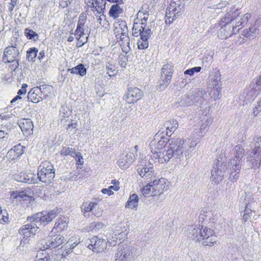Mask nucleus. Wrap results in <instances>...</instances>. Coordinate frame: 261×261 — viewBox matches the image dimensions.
Segmentation results:
<instances>
[{
    "mask_svg": "<svg viewBox=\"0 0 261 261\" xmlns=\"http://www.w3.org/2000/svg\"><path fill=\"white\" fill-rule=\"evenodd\" d=\"M84 25H80V24H77L76 29L75 30V36L77 35H85V33H84Z\"/></svg>",
    "mask_w": 261,
    "mask_h": 261,
    "instance_id": "42",
    "label": "nucleus"
},
{
    "mask_svg": "<svg viewBox=\"0 0 261 261\" xmlns=\"http://www.w3.org/2000/svg\"><path fill=\"white\" fill-rule=\"evenodd\" d=\"M102 224L100 222H94L90 224V228L92 231H96L99 228H101Z\"/></svg>",
    "mask_w": 261,
    "mask_h": 261,
    "instance_id": "38",
    "label": "nucleus"
},
{
    "mask_svg": "<svg viewBox=\"0 0 261 261\" xmlns=\"http://www.w3.org/2000/svg\"><path fill=\"white\" fill-rule=\"evenodd\" d=\"M107 73L109 76L114 75V66L112 64H109L107 66Z\"/></svg>",
    "mask_w": 261,
    "mask_h": 261,
    "instance_id": "43",
    "label": "nucleus"
},
{
    "mask_svg": "<svg viewBox=\"0 0 261 261\" xmlns=\"http://www.w3.org/2000/svg\"><path fill=\"white\" fill-rule=\"evenodd\" d=\"M38 88L40 90L43 98L48 96L54 90L53 86L49 85H41Z\"/></svg>",
    "mask_w": 261,
    "mask_h": 261,
    "instance_id": "25",
    "label": "nucleus"
},
{
    "mask_svg": "<svg viewBox=\"0 0 261 261\" xmlns=\"http://www.w3.org/2000/svg\"><path fill=\"white\" fill-rule=\"evenodd\" d=\"M184 5L179 0L171 1L167 9L165 22L170 24L181 15L184 12Z\"/></svg>",
    "mask_w": 261,
    "mask_h": 261,
    "instance_id": "5",
    "label": "nucleus"
},
{
    "mask_svg": "<svg viewBox=\"0 0 261 261\" xmlns=\"http://www.w3.org/2000/svg\"><path fill=\"white\" fill-rule=\"evenodd\" d=\"M80 154H81L80 152H77L74 150H72V149H71L70 155L74 159H75L77 156L80 155Z\"/></svg>",
    "mask_w": 261,
    "mask_h": 261,
    "instance_id": "61",
    "label": "nucleus"
},
{
    "mask_svg": "<svg viewBox=\"0 0 261 261\" xmlns=\"http://www.w3.org/2000/svg\"><path fill=\"white\" fill-rule=\"evenodd\" d=\"M68 219L65 217L60 218L55 223L54 229L58 231H62L67 229L68 226Z\"/></svg>",
    "mask_w": 261,
    "mask_h": 261,
    "instance_id": "21",
    "label": "nucleus"
},
{
    "mask_svg": "<svg viewBox=\"0 0 261 261\" xmlns=\"http://www.w3.org/2000/svg\"><path fill=\"white\" fill-rule=\"evenodd\" d=\"M38 49L35 47L31 48L27 51V58L28 61H32L37 56Z\"/></svg>",
    "mask_w": 261,
    "mask_h": 261,
    "instance_id": "32",
    "label": "nucleus"
},
{
    "mask_svg": "<svg viewBox=\"0 0 261 261\" xmlns=\"http://www.w3.org/2000/svg\"><path fill=\"white\" fill-rule=\"evenodd\" d=\"M127 239V233L124 232H122L118 234L117 238H116V242L120 244L123 243L124 240Z\"/></svg>",
    "mask_w": 261,
    "mask_h": 261,
    "instance_id": "37",
    "label": "nucleus"
},
{
    "mask_svg": "<svg viewBox=\"0 0 261 261\" xmlns=\"http://www.w3.org/2000/svg\"><path fill=\"white\" fill-rule=\"evenodd\" d=\"M129 255H130L129 251H128V254H127V253H125V254L123 255V256H122V254H121L120 255L119 259H116V260H118V261H126L127 258Z\"/></svg>",
    "mask_w": 261,
    "mask_h": 261,
    "instance_id": "54",
    "label": "nucleus"
},
{
    "mask_svg": "<svg viewBox=\"0 0 261 261\" xmlns=\"http://www.w3.org/2000/svg\"><path fill=\"white\" fill-rule=\"evenodd\" d=\"M218 85H216L215 88L214 87L213 90H212L210 92V95L212 97H213L215 99L219 98V97L221 95V88L220 87H217Z\"/></svg>",
    "mask_w": 261,
    "mask_h": 261,
    "instance_id": "33",
    "label": "nucleus"
},
{
    "mask_svg": "<svg viewBox=\"0 0 261 261\" xmlns=\"http://www.w3.org/2000/svg\"><path fill=\"white\" fill-rule=\"evenodd\" d=\"M141 165H140L138 167L137 172L142 178L149 179L155 177L153 167L152 164H150L146 167H140Z\"/></svg>",
    "mask_w": 261,
    "mask_h": 261,
    "instance_id": "15",
    "label": "nucleus"
},
{
    "mask_svg": "<svg viewBox=\"0 0 261 261\" xmlns=\"http://www.w3.org/2000/svg\"><path fill=\"white\" fill-rule=\"evenodd\" d=\"M24 34L29 39H32L34 38L35 37L38 36V34L36 32L29 29H25Z\"/></svg>",
    "mask_w": 261,
    "mask_h": 261,
    "instance_id": "35",
    "label": "nucleus"
},
{
    "mask_svg": "<svg viewBox=\"0 0 261 261\" xmlns=\"http://www.w3.org/2000/svg\"><path fill=\"white\" fill-rule=\"evenodd\" d=\"M153 180L144 186L141 190V193L145 197H154L160 195L165 188V181Z\"/></svg>",
    "mask_w": 261,
    "mask_h": 261,
    "instance_id": "6",
    "label": "nucleus"
},
{
    "mask_svg": "<svg viewBox=\"0 0 261 261\" xmlns=\"http://www.w3.org/2000/svg\"><path fill=\"white\" fill-rule=\"evenodd\" d=\"M256 84L258 86H261V74L258 77V78H257L256 82Z\"/></svg>",
    "mask_w": 261,
    "mask_h": 261,
    "instance_id": "64",
    "label": "nucleus"
},
{
    "mask_svg": "<svg viewBox=\"0 0 261 261\" xmlns=\"http://www.w3.org/2000/svg\"><path fill=\"white\" fill-rule=\"evenodd\" d=\"M59 213V209L56 208L49 211H46L36 213L28 217L27 220L31 222H35L37 225L45 222L48 223L54 219Z\"/></svg>",
    "mask_w": 261,
    "mask_h": 261,
    "instance_id": "7",
    "label": "nucleus"
},
{
    "mask_svg": "<svg viewBox=\"0 0 261 261\" xmlns=\"http://www.w3.org/2000/svg\"><path fill=\"white\" fill-rule=\"evenodd\" d=\"M119 46L122 51V53L120 54V55L118 57V64L122 68H125L127 65V63L128 61V54L130 50V48L129 46V44H128V49L127 50H125L123 48V45H119Z\"/></svg>",
    "mask_w": 261,
    "mask_h": 261,
    "instance_id": "20",
    "label": "nucleus"
},
{
    "mask_svg": "<svg viewBox=\"0 0 261 261\" xmlns=\"http://www.w3.org/2000/svg\"><path fill=\"white\" fill-rule=\"evenodd\" d=\"M86 19H87L86 15L85 13L81 14L80 17H79V20L77 24H80V25H84L85 23L86 22Z\"/></svg>",
    "mask_w": 261,
    "mask_h": 261,
    "instance_id": "46",
    "label": "nucleus"
},
{
    "mask_svg": "<svg viewBox=\"0 0 261 261\" xmlns=\"http://www.w3.org/2000/svg\"><path fill=\"white\" fill-rule=\"evenodd\" d=\"M27 86L28 85L27 84H23L21 87V88L18 90L17 94L20 95L25 94L27 92L26 88Z\"/></svg>",
    "mask_w": 261,
    "mask_h": 261,
    "instance_id": "51",
    "label": "nucleus"
},
{
    "mask_svg": "<svg viewBox=\"0 0 261 261\" xmlns=\"http://www.w3.org/2000/svg\"><path fill=\"white\" fill-rule=\"evenodd\" d=\"M239 14V9H236L234 6L227 10L224 16L221 18L218 22V25L221 28L219 34L220 38L222 39H226L237 34L241 28L247 24L251 16L249 13L243 15L240 20L232 27L231 30L229 29L231 27L229 24L236 19Z\"/></svg>",
    "mask_w": 261,
    "mask_h": 261,
    "instance_id": "2",
    "label": "nucleus"
},
{
    "mask_svg": "<svg viewBox=\"0 0 261 261\" xmlns=\"http://www.w3.org/2000/svg\"><path fill=\"white\" fill-rule=\"evenodd\" d=\"M19 127L24 134L28 135L32 133L33 124L30 119H23L19 122Z\"/></svg>",
    "mask_w": 261,
    "mask_h": 261,
    "instance_id": "19",
    "label": "nucleus"
},
{
    "mask_svg": "<svg viewBox=\"0 0 261 261\" xmlns=\"http://www.w3.org/2000/svg\"><path fill=\"white\" fill-rule=\"evenodd\" d=\"M72 1V0H59V4L62 8H65L69 6Z\"/></svg>",
    "mask_w": 261,
    "mask_h": 261,
    "instance_id": "47",
    "label": "nucleus"
},
{
    "mask_svg": "<svg viewBox=\"0 0 261 261\" xmlns=\"http://www.w3.org/2000/svg\"><path fill=\"white\" fill-rule=\"evenodd\" d=\"M64 242V238L60 234H56L49 237L45 244L40 249L45 250L49 248H55L59 247Z\"/></svg>",
    "mask_w": 261,
    "mask_h": 261,
    "instance_id": "12",
    "label": "nucleus"
},
{
    "mask_svg": "<svg viewBox=\"0 0 261 261\" xmlns=\"http://www.w3.org/2000/svg\"><path fill=\"white\" fill-rule=\"evenodd\" d=\"M221 171H219L218 169H215L212 170V177L214 178V179H216L218 178V175H219V172Z\"/></svg>",
    "mask_w": 261,
    "mask_h": 261,
    "instance_id": "58",
    "label": "nucleus"
},
{
    "mask_svg": "<svg viewBox=\"0 0 261 261\" xmlns=\"http://www.w3.org/2000/svg\"><path fill=\"white\" fill-rule=\"evenodd\" d=\"M10 198L11 199H16L19 201L22 200H28L30 197L28 196L24 191H15L11 193L10 195Z\"/></svg>",
    "mask_w": 261,
    "mask_h": 261,
    "instance_id": "23",
    "label": "nucleus"
},
{
    "mask_svg": "<svg viewBox=\"0 0 261 261\" xmlns=\"http://www.w3.org/2000/svg\"><path fill=\"white\" fill-rule=\"evenodd\" d=\"M28 98L29 101L34 103H37L43 99L38 87H34L29 92Z\"/></svg>",
    "mask_w": 261,
    "mask_h": 261,
    "instance_id": "17",
    "label": "nucleus"
},
{
    "mask_svg": "<svg viewBox=\"0 0 261 261\" xmlns=\"http://www.w3.org/2000/svg\"><path fill=\"white\" fill-rule=\"evenodd\" d=\"M201 69V67L197 66L195 67L192 68H190L189 69H187L185 71V74L189 75H193L195 72H199L200 71Z\"/></svg>",
    "mask_w": 261,
    "mask_h": 261,
    "instance_id": "36",
    "label": "nucleus"
},
{
    "mask_svg": "<svg viewBox=\"0 0 261 261\" xmlns=\"http://www.w3.org/2000/svg\"><path fill=\"white\" fill-rule=\"evenodd\" d=\"M115 37L116 43L119 45H123V48L128 49L130 39L128 35V29L126 22L120 19H115Z\"/></svg>",
    "mask_w": 261,
    "mask_h": 261,
    "instance_id": "4",
    "label": "nucleus"
},
{
    "mask_svg": "<svg viewBox=\"0 0 261 261\" xmlns=\"http://www.w3.org/2000/svg\"><path fill=\"white\" fill-rule=\"evenodd\" d=\"M19 54L18 49L14 46H10L4 50L2 60L5 63H10L17 59Z\"/></svg>",
    "mask_w": 261,
    "mask_h": 261,
    "instance_id": "13",
    "label": "nucleus"
},
{
    "mask_svg": "<svg viewBox=\"0 0 261 261\" xmlns=\"http://www.w3.org/2000/svg\"><path fill=\"white\" fill-rule=\"evenodd\" d=\"M75 160L76 162V164L78 165H83L84 164V161L83 156H82L81 154H80L78 156L76 157L75 159Z\"/></svg>",
    "mask_w": 261,
    "mask_h": 261,
    "instance_id": "57",
    "label": "nucleus"
},
{
    "mask_svg": "<svg viewBox=\"0 0 261 261\" xmlns=\"http://www.w3.org/2000/svg\"><path fill=\"white\" fill-rule=\"evenodd\" d=\"M148 46V41L146 38L142 37L138 41V47L139 49H144Z\"/></svg>",
    "mask_w": 261,
    "mask_h": 261,
    "instance_id": "31",
    "label": "nucleus"
},
{
    "mask_svg": "<svg viewBox=\"0 0 261 261\" xmlns=\"http://www.w3.org/2000/svg\"><path fill=\"white\" fill-rule=\"evenodd\" d=\"M163 133L158 132L149 144L153 157L161 164L168 162L176 153L181 151L184 140L179 138L169 139Z\"/></svg>",
    "mask_w": 261,
    "mask_h": 261,
    "instance_id": "1",
    "label": "nucleus"
},
{
    "mask_svg": "<svg viewBox=\"0 0 261 261\" xmlns=\"http://www.w3.org/2000/svg\"><path fill=\"white\" fill-rule=\"evenodd\" d=\"M77 123H72V121L71 122L69 123L68 124V127L67 128V130L71 132L73 128H75L77 126Z\"/></svg>",
    "mask_w": 261,
    "mask_h": 261,
    "instance_id": "55",
    "label": "nucleus"
},
{
    "mask_svg": "<svg viewBox=\"0 0 261 261\" xmlns=\"http://www.w3.org/2000/svg\"><path fill=\"white\" fill-rule=\"evenodd\" d=\"M39 227L35 222H31V224L23 225L19 230V234L23 236L20 242V245L27 243L28 239L32 237L35 234Z\"/></svg>",
    "mask_w": 261,
    "mask_h": 261,
    "instance_id": "8",
    "label": "nucleus"
},
{
    "mask_svg": "<svg viewBox=\"0 0 261 261\" xmlns=\"http://www.w3.org/2000/svg\"><path fill=\"white\" fill-rule=\"evenodd\" d=\"M34 175L31 173H26L25 172H21L19 175V178L21 179H34Z\"/></svg>",
    "mask_w": 261,
    "mask_h": 261,
    "instance_id": "39",
    "label": "nucleus"
},
{
    "mask_svg": "<svg viewBox=\"0 0 261 261\" xmlns=\"http://www.w3.org/2000/svg\"><path fill=\"white\" fill-rule=\"evenodd\" d=\"M258 30L254 27H250L248 30L243 31V35L246 37H254Z\"/></svg>",
    "mask_w": 261,
    "mask_h": 261,
    "instance_id": "30",
    "label": "nucleus"
},
{
    "mask_svg": "<svg viewBox=\"0 0 261 261\" xmlns=\"http://www.w3.org/2000/svg\"><path fill=\"white\" fill-rule=\"evenodd\" d=\"M236 151V158L237 160L233 159L230 161L231 168L234 171L237 170H240L241 169V162L240 160L243 158L244 155V149L240 145H237L235 147ZM231 168V167H230Z\"/></svg>",
    "mask_w": 261,
    "mask_h": 261,
    "instance_id": "14",
    "label": "nucleus"
},
{
    "mask_svg": "<svg viewBox=\"0 0 261 261\" xmlns=\"http://www.w3.org/2000/svg\"><path fill=\"white\" fill-rule=\"evenodd\" d=\"M21 99V97L20 95H17L16 96H15L14 98L12 99L11 101V103L12 104L14 102H15L17 100Z\"/></svg>",
    "mask_w": 261,
    "mask_h": 261,
    "instance_id": "63",
    "label": "nucleus"
},
{
    "mask_svg": "<svg viewBox=\"0 0 261 261\" xmlns=\"http://www.w3.org/2000/svg\"><path fill=\"white\" fill-rule=\"evenodd\" d=\"M189 237L204 246H213L218 241V236L213 229L200 225L192 228Z\"/></svg>",
    "mask_w": 261,
    "mask_h": 261,
    "instance_id": "3",
    "label": "nucleus"
},
{
    "mask_svg": "<svg viewBox=\"0 0 261 261\" xmlns=\"http://www.w3.org/2000/svg\"><path fill=\"white\" fill-rule=\"evenodd\" d=\"M141 165H140L138 167L137 172L142 178L149 179L155 177L153 167L152 164H150L146 167H140Z\"/></svg>",
    "mask_w": 261,
    "mask_h": 261,
    "instance_id": "16",
    "label": "nucleus"
},
{
    "mask_svg": "<svg viewBox=\"0 0 261 261\" xmlns=\"http://www.w3.org/2000/svg\"><path fill=\"white\" fill-rule=\"evenodd\" d=\"M131 161L130 160L128 162L126 161L125 158H122V159L119 160L118 164L121 168L126 169L131 165Z\"/></svg>",
    "mask_w": 261,
    "mask_h": 261,
    "instance_id": "34",
    "label": "nucleus"
},
{
    "mask_svg": "<svg viewBox=\"0 0 261 261\" xmlns=\"http://www.w3.org/2000/svg\"><path fill=\"white\" fill-rule=\"evenodd\" d=\"M73 241V240L70 239L67 242V243H69V244L68 245H67V246H65V248L68 247L69 246H70V247L68 248V249H66L67 253H68L71 250H72L75 247H76L79 243V242H74L73 243H72Z\"/></svg>",
    "mask_w": 261,
    "mask_h": 261,
    "instance_id": "40",
    "label": "nucleus"
},
{
    "mask_svg": "<svg viewBox=\"0 0 261 261\" xmlns=\"http://www.w3.org/2000/svg\"><path fill=\"white\" fill-rule=\"evenodd\" d=\"M38 178L53 179L55 177V170L53 165L47 161L41 163L38 168Z\"/></svg>",
    "mask_w": 261,
    "mask_h": 261,
    "instance_id": "9",
    "label": "nucleus"
},
{
    "mask_svg": "<svg viewBox=\"0 0 261 261\" xmlns=\"http://www.w3.org/2000/svg\"><path fill=\"white\" fill-rule=\"evenodd\" d=\"M125 159L126 160V161H128V162L129 160H130V159H131V160H132L131 164H132L133 163L134 159H135L134 155L132 153H128L125 155Z\"/></svg>",
    "mask_w": 261,
    "mask_h": 261,
    "instance_id": "52",
    "label": "nucleus"
},
{
    "mask_svg": "<svg viewBox=\"0 0 261 261\" xmlns=\"http://www.w3.org/2000/svg\"><path fill=\"white\" fill-rule=\"evenodd\" d=\"M251 215H252V211L246 209L245 210V213L243 216V221L245 222L247 221L248 220H249L250 219Z\"/></svg>",
    "mask_w": 261,
    "mask_h": 261,
    "instance_id": "44",
    "label": "nucleus"
},
{
    "mask_svg": "<svg viewBox=\"0 0 261 261\" xmlns=\"http://www.w3.org/2000/svg\"><path fill=\"white\" fill-rule=\"evenodd\" d=\"M139 14L141 17V19H144L145 21L147 20L148 18L149 14L148 13H144L142 11H139Z\"/></svg>",
    "mask_w": 261,
    "mask_h": 261,
    "instance_id": "56",
    "label": "nucleus"
},
{
    "mask_svg": "<svg viewBox=\"0 0 261 261\" xmlns=\"http://www.w3.org/2000/svg\"><path fill=\"white\" fill-rule=\"evenodd\" d=\"M114 188V186H111L109 189H102L101 190V192L103 194H107L109 195H112L113 194V192L111 190V189H113Z\"/></svg>",
    "mask_w": 261,
    "mask_h": 261,
    "instance_id": "50",
    "label": "nucleus"
},
{
    "mask_svg": "<svg viewBox=\"0 0 261 261\" xmlns=\"http://www.w3.org/2000/svg\"><path fill=\"white\" fill-rule=\"evenodd\" d=\"M67 71L72 74H79L81 76H84L86 74V69L82 64H80L73 68H68Z\"/></svg>",
    "mask_w": 261,
    "mask_h": 261,
    "instance_id": "24",
    "label": "nucleus"
},
{
    "mask_svg": "<svg viewBox=\"0 0 261 261\" xmlns=\"http://www.w3.org/2000/svg\"><path fill=\"white\" fill-rule=\"evenodd\" d=\"M163 74H162V77H164L163 75H164V79L163 80L162 83L161 84V85L166 87L170 83L172 76V73L170 71H169L167 73H165L163 70Z\"/></svg>",
    "mask_w": 261,
    "mask_h": 261,
    "instance_id": "29",
    "label": "nucleus"
},
{
    "mask_svg": "<svg viewBox=\"0 0 261 261\" xmlns=\"http://www.w3.org/2000/svg\"><path fill=\"white\" fill-rule=\"evenodd\" d=\"M10 63H12V66L14 70L18 67L19 64L17 59L14 60V61H11Z\"/></svg>",
    "mask_w": 261,
    "mask_h": 261,
    "instance_id": "60",
    "label": "nucleus"
},
{
    "mask_svg": "<svg viewBox=\"0 0 261 261\" xmlns=\"http://www.w3.org/2000/svg\"><path fill=\"white\" fill-rule=\"evenodd\" d=\"M22 153V146L20 145L15 146L8 151V153L10 155H13L14 157H18L21 155Z\"/></svg>",
    "mask_w": 261,
    "mask_h": 261,
    "instance_id": "28",
    "label": "nucleus"
},
{
    "mask_svg": "<svg viewBox=\"0 0 261 261\" xmlns=\"http://www.w3.org/2000/svg\"><path fill=\"white\" fill-rule=\"evenodd\" d=\"M166 129L170 133V136L172 132H174L178 127V122L175 120H170L165 123Z\"/></svg>",
    "mask_w": 261,
    "mask_h": 261,
    "instance_id": "26",
    "label": "nucleus"
},
{
    "mask_svg": "<svg viewBox=\"0 0 261 261\" xmlns=\"http://www.w3.org/2000/svg\"><path fill=\"white\" fill-rule=\"evenodd\" d=\"M139 31L140 32V38H142V37L146 38V39H148L149 36V33L146 31H144V28L143 27L139 29Z\"/></svg>",
    "mask_w": 261,
    "mask_h": 261,
    "instance_id": "48",
    "label": "nucleus"
},
{
    "mask_svg": "<svg viewBox=\"0 0 261 261\" xmlns=\"http://www.w3.org/2000/svg\"><path fill=\"white\" fill-rule=\"evenodd\" d=\"M85 35H77L75 36L79 43H81L79 46H83L88 41V37H84Z\"/></svg>",
    "mask_w": 261,
    "mask_h": 261,
    "instance_id": "41",
    "label": "nucleus"
},
{
    "mask_svg": "<svg viewBox=\"0 0 261 261\" xmlns=\"http://www.w3.org/2000/svg\"><path fill=\"white\" fill-rule=\"evenodd\" d=\"M143 96V91L137 87L129 88L123 96L125 101L128 104L136 102Z\"/></svg>",
    "mask_w": 261,
    "mask_h": 261,
    "instance_id": "10",
    "label": "nucleus"
},
{
    "mask_svg": "<svg viewBox=\"0 0 261 261\" xmlns=\"http://www.w3.org/2000/svg\"><path fill=\"white\" fill-rule=\"evenodd\" d=\"M110 16L114 18V4L112 5L109 11Z\"/></svg>",
    "mask_w": 261,
    "mask_h": 261,
    "instance_id": "62",
    "label": "nucleus"
},
{
    "mask_svg": "<svg viewBox=\"0 0 261 261\" xmlns=\"http://www.w3.org/2000/svg\"><path fill=\"white\" fill-rule=\"evenodd\" d=\"M8 134L3 130H0V139H4L8 138Z\"/></svg>",
    "mask_w": 261,
    "mask_h": 261,
    "instance_id": "59",
    "label": "nucleus"
},
{
    "mask_svg": "<svg viewBox=\"0 0 261 261\" xmlns=\"http://www.w3.org/2000/svg\"><path fill=\"white\" fill-rule=\"evenodd\" d=\"M92 2L90 3L89 5L91 10L94 12L95 15L100 14L102 13L103 10L105 8V0H92Z\"/></svg>",
    "mask_w": 261,
    "mask_h": 261,
    "instance_id": "18",
    "label": "nucleus"
},
{
    "mask_svg": "<svg viewBox=\"0 0 261 261\" xmlns=\"http://www.w3.org/2000/svg\"><path fill=\"white\" fill-rule=\"evenodd\" d=\"M97 205V202H90L88 203L87 202L83 203L82 206V210L84 212H88L94 211Z\"/></svg>",
    "mask_w": 261,
    "mask_h": 261,
    "instance_id": "27",
    "label": "nucleus"
},
{
    "mask_svg": "<svg viewBox=\"0 0 261 261\" xmlns=\"http://www.w3.org/2000/svg\"><path fill=\"white\" fill-rule=\"evenodd\" d=\"M139 197L136 194H133L130 195L125 206L128 208H136L138 205Z\"/></svg>",
    "mask_w": 261,
    "mask_h": 261,
    "instance_id": "22",
    "label": "nucleus"
},
{
    "mask_svg": "<svg viewBox=\"0 0 261 261\" xmlns=\"http://www.w3.org/2000/svg\"><path fill=\"white\" fill-rule=\"evenodd\" d=\"M87 247L96 252H100L104 250L106 246L105 240L97 236H94L87 241Z\"/></svg>",
    "mask_w": 261,
    "mask_h": 261,
    "instance_id": "11",
    "label": "nucleus"
},
{
    "mask_svg": "<svg viewBox=\"0 0 261 261\" xmlns=\"http://www.w3.org/2000/svg\"><path fill=\"white\" fill-rule=\"evenodd\" d=\"M71 148L68 147H62L60 151V154L62 155H70V153L71 152Z\"/></svg>",
    "mask_w": 261,
    "mask_h": 261,
    "instance_id": "45",
    "label": "nucleus"
},
{
    "mask_svg": "<svg viewBox=\"0 0 261 261\" xmlns=\"http://www.w3.org/2000/svg\"><path fill=\"white\" fill-rule=\"evenodd\" d=\"M123 12V6L115 5V18L117 15L122 13Z\"/></svg>",
    "mask_w": 261,
    "mask_h": 261,
    "instance_id": "49",
    "label": "nucleus"
},
{
    "mask_svg": "<svg viewBox=\"0 0 261 261\" xmlns=\"http://www.w3.org/2000/svg\"><path fill=\"white\" fill-rule=\"evenodd\" d=\"M17 0H11V3L9 4L8 8L9 11L12 12L13 10L14 7L17 4Z\"/></svg>",
    "mask_w": 261,
    "mask_h": 261,
    "instance_id": "53",
    "label": "nucleus"
}]
</instances>
